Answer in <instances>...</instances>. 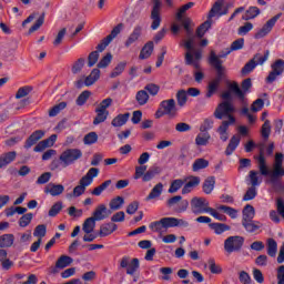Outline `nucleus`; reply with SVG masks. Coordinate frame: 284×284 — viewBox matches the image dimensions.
Wrapping results in <instances>:
<instances>
[{
	"label": "nucleus",
	"instance_id": "obj_1",
	"mask_svg": "<svg viewBox=\"0 0 284 284\" xmlns=\"http://www.w3.org/2000/svg\"><path fill=\"white\" fill-rule=\"evenodd\" d=\"M258 163V170L262 176H270L268 183L273 185V187H276L281 185V179L284 176V168L283 166H273V170L271 171L267 168V163L265 162V155H263V152L260 153V156L257 158Z\"/></svg>",
	"mask_w": 284,
	"mask_h": 284
},
{
	"label": "nucleus",
	"instance_id": "obj_2",
	"mask_svg": "<svg viewBox=\"0 0 284 284\" xmlns=\"http://www.w3.org/2000/svg\"><path fill=\"white\" fill-rule=\"evenodd\" d=\"M187 40L184 41V48L187 52L184 54L185 65H193L195 70H201V59H203V52L200 49H194V39L196 36H186Z\"/></svg>",
	"mask_w": 284,
	"mask_h": 284
},
{
	"label": "nucleus",
	"instance_id": "obj_3",
	"mask_svg": "<svg viewBox=\"0 0 284 284\" xmlns=\"http://www.w3.org/2000/svg\"><path fill=\"white\" fill-rule=\"evenodd\" d=\"M212 63L216 72V75L213 80L209 82L206 99H212V97H214V94L219 92V88H221V83L223 82V79H226L227 77V73H226L227 69H225V67H221V61H219V59L213 57Z\"/></svg>",
	"mask_w": 284,
	"mask_h": 284
},
{
	"label": "nucleus",
	"instance_id": "obj_4",
	"mask_svg": "<svg viewBox=\"0 0 284 284\" xmlns=\"http://www.w3.org/2000/svg\"><path fill=\"white\" fill-rule=\"evenodd\" d=\"M99 176V169L91 168L88 173L82 176L79 181V185L73 189V196L79 197L85 194V189L88 185H92V181Z\"/></svg>",
	"mask_w": 284,
	"mask_h": 284
},
{
	"label": "nucleus",
	"instance_id": "obj_5",
	"mask_svg": "<svg viewBox=\"0 0 284 284\" xmlns=\"http://www.w3.org/2000/svg\"><path fill=\"white\" fill-rule=\"evenodd\" d=\"M242 88V89H241ZM229 90L241 101V103H245V97L247 92L252 90V79L247 78L242 81L241 87H239V82H232L229 84Z\"/></svg>",
	"mask_w": 284,
	"mask_h": 284
},
{
	"label": "nucleus",
	"instance_id": "obj_6",
	"mask_svg": "<svg viewBox=\"0 0 284 284\" xmlns=\"http://www.w3.org/2000/svg\"><path fill=\"white\" fill-rule=\"evenodd\" d=\"M234 112H236V109L234 108V104H232L231 102L224 101L222 103H220L214 113L213 116H215V119H219L220 121H222V119H229L226 121H230V119H234Z\"/></svg>",
	"mask_w": 284,
	"mask_h": 284
},
{
	"label": "nucleus",
	"instance_id": "obj_7",
	"mask_svg": "<svg viewBox=\"0 0 284 284\" xmlns=\"http://www.w3.org/2000/svg\"><path fill=\"white\" fill-rule=\"evenodd\" d=\"M244 244H245V237L241 235L229 236L224 241V251L227 254H232L233 252H241V250H243Z\"/></svg>",
	"mask_w": 284,
	"mask_h": 284
},
{
	"label": "nucleus",
	"instance_id": "obj_8",
	"mask_svg": "<svg viewBox=\"0 0 284 284\" xmlns=\"http://www.w3.org/2000/svg\"><path fill=\"white\" fill-rule=\"evenodd\" d=\"M210 202L205 197H193L191 200V212L195 215L210 214Z\"/></svg>",
	"mask_w": 284,
	"mask_h": 284
},
{
	"label": "nucleus",
	"instance_id": "obj_9",
	"mask_svg": "<svg viewBox=\"0 0 284 284\" xmlns=\"http://www.w3.org/2000/svg\"><path fill=\"white\" fill-rule=\"evenodd\" d=\"M83 156V152L79 149H68L60 154V161L62 163V168H68V165H72L75 161H79Z\"/></svg>",
	"mask_w": 284,
	"mask_h": 284
},
{
	"label": "nucleus",
	"instance_id": "obj_10",
	"mask_svg": "<svg viewBox=\"0 0 284 284\" xmlns=\"http://www.w3.org/2000/svg\"><path fill=\"white\" fill-rule=\"evenodd\" d=\"M166 206H176L175 212H178V214H181L187 211V207H190V202L187 200H183V196L181 195H174L166 201Z\"/></svg>",
	"mask_w": 284,
	"mask_h": 284
},
{
	"label": "nucleus",
	"instance_id": "obj_11",
	"mask_svg": "<svg viewBox=\"0 0 284 284\" xmlns=\"http://www.w3.org/2000/svg\"><path fill=\"white\" fill-rule=\"evenodd\" d=\"M230 4L225 6V0H217L209 11L207 18L214 19V17H223L230 12Z\"/></svg>",
	"mask_w": 284,
	"mask_h": 284
},
{
	"label": "nucleus",
	"instance_id": "obj_12",
	"mask_svg": "<svg viewBox=\"0 0 284 284\" xmlns=\"http://www.w3.org/2000/svg\"><path fill=\"white\" fill-rule=\"evenodd\" d=\"M281 19V13L271 18L256 33L255 39H263L272 32V28L276 26V21Z\"/></svg>",
	"mask_w": 284,
	"mask_h": 284
},
{
	"label": "nucleus",
	"instance_id": "obj_13",
	"mask_svg": "<svg viewBox=\"0 0 284 284\" xmlns=\"http://www.w3.org/2000/svg\"><path fill=\"white\" fill-rule=\"evenodd\" d=\"M120 267H122V270H125L126 267V274H129L130 276H134L136 270H139L140 267L139 258H133L130 262V258L128 256H124L120 261Z\"/></svg>",
	"mask_w": 284,
	"mask_h": 284
},
{
	"label": "nucleus",
	"instance_id": "obj_14",
	"mask_svg": "<svg viewBox=\"0 0 284 284\" xmlns=\"http://www.w3.org/2000/svg\"><path fill=\"white\" fill-rule=\"evenodd\" d=\"M149 227L158 234H163V232H168L172 227V222L170 217H162L160 221L150 223Z\"/></svg>",
	"mask_w": 284,
	"mask_h": 284
},
{
	"label": "nucleus",
	"instance_id": "obj_15",
	"mask_svg": "<svg viewBox=\"0 0 284 284\" xmlns=\"http://www.w3.org/2000/svg\"><path fill=\"white\" fill-rule=\"evenodd\" d=\"M151 29L152 30H159L161 26V1L155 0L153 9L151 11Z\"/></svg>",
	"mask_w": 284,
	"mask_h": 284
},
{
	"label": "nucleus",
	"instance_id": "obj_16",
	"mask_svg": "<svg viewBox=\"0 0 284 284\" xmlns=\"http://www.w3.org/2000/svg\"><path fill=\"white\" fill-rule=\"evenodd\" d=\"M161 110L166 113L170 119H175L176 116V101L174 99L163 100L160 103Z\"/></svg>",
	"mask_w": 284,
	"mask_h": 284
},
{
	"label": "nucleus",
	"instance_id": "obj_17",
	"mask_svg": "<svg viewBox=\"0 0 284 284\" xmlns=\"http://www.w3.org/2000/svg\"><path fill=\"white\" fill-rule=\"evenodd\" d=\"M235 123L236 118H230V121H222L221 125L217 128L216 132L220 134V139L223 143L230 139V133H227L230 125H234Z\"/></svg>",
	"mask_w": 284,
	"mask_h": 284
},
{
	"label": "nucleus",
	"instance_id": "obj_18",
	"mask_svg": "<svg viewBox=\"0 0 284 284\" xmlns=\"http://www.w3.org/2000/svg\"><path fill=\"white\" fill-rule=\"evenodd\" d=\"M43 136H45V131L43 130H37L31 133V135L24 142V150H30L32 145H37V143H39Z\"/></svg>",
	"mask_w": 284,
	"mask_h": 284
},
{
	"label": "nucleus",
	"instance_id": "obj_19",
	"mask_svg": "<svg viewBox=\"0 0 284 284\" xmlns=\"http://www.w3.org/2000/svg\"><path fill=\"white\" fill-rule=\"evenodd\" d=\"M110 214H112V212L108 211V206H105V204H100L95 207L91 217L95 221H105Z\"/></svg>",
	"mask_w": 284,
	"mask_h": 284
},
{
	"label": "nucleus",
	"instance_id": "obj_20",
	"mask_svg": "<svg viewBox=\"0 0 284 284\" xmlns=\"http://www.w3.org/2000/svg\"><path fill=\"white\" fill-rule=\"evenodd\" d=\"M116 230H119V226L113 222L104 223L100 226L98 236H100V239H105V236H110V234H114Z\"/></svg>",
	"mask_w": 284,
	"mask_h": 284
},
{
	"label": "nucleus",
	"instance_id": "obj_21",
	"mask_svg": "<svg viewBox=\"0 0 284 284\" xmlns=\"http://www.w3.org/2000/svg\"><path fill=\"white\" fill-rule=\"evenodd\" d=\"M57 143V134H52L50 138L40 141L34 148L33 152H43L48 148H52Z\"/></svg>",
	"mask_w": 284,
	"mask_h": 284
},
{
	"label": "nucleus",
	"instance_id": "obj_22",
	"mask_svg": "<svg viewBox=\"0 0 284 284\" xmlns=\"http://www.w3.org/2000/svg\"><path fill=\"white\" fill-rule=\"evenodd\" d=\"M142 32H143V27L135 26L132 33L129 36V38L124 43L125 48H130L132 43H136V41H139V39L141 38Z\"/></svg>",
	"mask_w": 284,
	"mask_h": 284
},
{
	"label": "nucleus",
	"instance_id": "obj_23",
	"mask_svg": "<svg viewBox=\"0 0 284 284\" xmlns=\"http://www.w3.org/2000/svg\"><path fill=\"white\" fill-rule=\"evenodd\" d=\"M229 54H232V50H231L230 48H226L225 50H222V51L219 53V55H216V52L211 51V52H210V57H209V63H210V65H212V68H214V63L212 62V58H215V59H217V61L221 62V68H225V67L223 65V60H221V59L227 58Z\"/></svg>",
	"mask_w": 284,
	"mask_h": 284
},
{
	"label": "nucleus",
	"instance_id": "obj_24",
	"mask_svg": "<svg viewBox=\"0 0 284 284\" xmlns=\"http://www.w3.org/2000/svg\"><path fill=\"white\" fill-rule=\"evenodd\" d=\"M16 159H17L16 151H9L6 153H2L0 155V170L2 168H7V165H10V163H12Z\"/></svg>",
	"mask_w": 284,
	"mask_h": 284
},
{
	"label": "nucleus",
	"instance_id": "obj_25",
	"mask_svg": "<svg viewBox=\"0 0 284 284\" xmlns=\"http://www.w3.org/2000/svg\"><path fill=\"white\" fill-rule=\"evenodd\" d=\"M241 144V135H233L225 149L226 156H232L234 154V151L239 148Z\"/></svg>",
	"mask_w": 284,
	"mask_h": 284
},
{
	"label": "nucleus",
	"instance_id": "obj_26",
	"mask_svg": "<svg viewBox=\"0 0 284 284\" xmlns=\"http://www.w3.org/2000/svg\"><path fill=\"white\" fill-rule=\"evenodd\" d=\"M201 185V178L192 176L190 181L183 186L182 194H190L194 187H199Z\"/></svg>",
	"mask_w": 284,
	"mask_h": 284
},
{
	"label": "nucleus",
	"instance_id": "obj_27",
	"mask_svg": "<svg viewBox=\"0 0 284 284\" xmlns=\"http://www.w3.org/2000/svg\"><path fill=\"white\" fill-rule=\"evenodd\" d=\"M242 226L248 234H254L257 230H261V222H256L254 220L242 221Z\"/></svg>",
	"mask_w": 284,
	"mask_h": 284
},
{
	"label": "nucleus",
	"instance_id": "obj_28",
	"mask_svg": "<svg viewBox=\"0 0 284 284\" xmlns=\"http://www.w3.org/2000/svg\"><path fill=\"white\" fill-rule=\"evenodd\" d=\"M128 121H130V112H126L123 114H118L111 121V125H113V128H123V125H125V123H128Z\"/></svg>",
	"mask_w": 284,
	"mask_h": 284
},
{
	"label": "nucleus",
	"instance_id": "obj_29",
	"mask_svg": "<svg viewBox=\"0 0 284 284\" xmlns=\"http://www.w3.org/2000/svg\"><path fill=\"white\" fill-rule=\"evenodd\" d=\"M65 191V186L62 184H49L44 192L51 194V196H61V193Z\"/></svg>",
	"mask_w": 284,
	"mask_h": 284
},
{
	"label": "nucleus",
	"instance_id": "obj_30",
	"mask_svg": "<svg viewBox=\"0 0 284 284\" xmlns=\"http://www.w3.org/2000/svg\"><path fill=\"white\" fill-rule=\"evenodd\" d=\"M98 79H101V70L93 69L91 73L84 79V85L90 88V85H94Z\"/></svg>",
	"mask_w": 284,
	"mask_h": 284
},
{
	"label": "nucleus",
	"instance_id": "obj_31",
	"mask_svg": "<svg viewBox=\"0 0 284 284\" xmlns=\"http://www.w3.org/2000/svg\"><path fill=\"white\" fill-rule=\"evenodd\" d=\"M152 52H154V42L149 41L142 48L139 59H150V57H152Z\"/></svg>",
	"mask_w": 284,
	"mask_h": 284
},
{
	"label": "nucleus",
	"instance_id": "obj_32",
	"mask_svg": "<svg viewBox=\"0 0 284 284\" xmlns=\"http://www.w3.org/2000/svg\"><path fill=\"white\" fill-rule=\"evenodd\" d=\"M256 210L251 204H246L242 211V221H254Z\"/></svg>",
	"mask_w": 284,
	"mask_h": 284
},
{
	"label": "nucleus",
	"instance_id": "obj_33",
	"mask_svg": "<svg viewBox=\"0 0 284 284\" xmlns=\"http://www.w3.org/2000/svg\"><path fill=\"white\" fill-rule=\"evenodd\" d=\"M72 263H74L72 257L68 255H61L55 262V267L58 270H65V267H69V265H72Z\"/></svg>",
	"mask_w": 284,
	"mask_h": 284
},
{
	"label": "nucleus",
	"instance_id": "obj_34",
	"mask_svg": "<svg viewBox=\"0 0 284 284\" xmlns=\"http://www.w3.org/2000/svg\"><path fill=\"white\" fill-rule=\"evenodd\" d=\"M212 28V19L207 17V20L203 22L200 27H197L195 34L199 39H203L205 37V32Z\"/></svg>",
	"mask_w": 284,
	"mask_h": 284
},
{
	"label": "nucleus",
	"instance_id": "obj_35",
	"mask_svg": "<svg viewBox=\"0 0 284 284\" xmlns=\"http://www.w3.org/2000/svg\"><path fill=\"white\" fill-rule=\"evenodd\" d=\"M210 139H212V135H210V132H200L195 138V145H199V146L209 145Z\"/></svg>",
	"mask_w": 284,
	"mask_h": 284
},
{
	"label": "nucleus",
	"instance_id": "obj_36",
	"mask_svg": "<svg viewBox=\"0 0 284 284\" xmlns=\"http://www.w3.org/2000/svg\"><path fill=\"white\" fill-rule=\"evenodd\" d=\"M97 116L93 120V125H100V123H105L108 116H110V111H103L101 109H95Z\"/></svg>",
	"mask_w": 284,
	"mask_h": 284
},
{
	"label": "nucleus",
	"instance_id": "obj_37",
	"mask_svg": "<svg viewBox=\"0 0 284 284\" xmlns=\"http://www.w3.org/2000/svg\"><path fill=\"white\" fill-rule=\"evenodd\" d=\"M94 227H97V220L92 216L88 217L82 224L84 234H92V232H94Z\"/></svg>",
	"mask_w": 284,
	"mask_h": 284
},
{
	"label": "nucleus",
	"instance_id": "obj_38",
	"mask_svg": "<svg viewBox=\"0 0 284 284\" xmlns=\"http://www.w3.org/2000/svg\"><path fill=\"white\" fill-rule=\"evenodd\" d=\"M214 185H216V179L214 176L206 178L202 185L204 194H210L211 192H214Z\"/></svg>",
	"mask_w": 284,
	"mask_h": 284
},
{
	"label": "nucleus",
	"instance_id": "obj_39",
	"mask_svg": "<svg viewBox=\"0 0 284 284\" xmlns=\"http://www.w3.org/2000/svg\"><path fill=\"white\" fill-rule=\"evenodd\" d=\"M161 172L162 170L160 166H151L143 175L142 181H144V183H148V181H152V179H154L156 174H161Z\"/></svg>",
	"mask_w": 284,
	"mask_h": 284
},
{
	"label": "nucleus",
	"instance_id": "obj_40",
	"mask_svg": "<svg viewBox=\"0 0 284 284\" xmlns=\"http://www.w3.org/2000/svg\"><path fill=\"white\" fill-rule=\"evenodd\" d=\"M258 14H261V9H258L257 7H250L245 14L242 17L243 21H250L252 19H256V17H258Z\"/></svg>",
	"mask_w": 284,
	"mask_h": 284
},
{
	"label": "nucleus",
	"instance_id": "obj_41",
	"mask_svg": "<svg viewBox=\"0 0 284 284\" xmlns=\"http://www.w3.org/2000/svg\"><path fill=\"white\" fill-rule=\"evenodd\" d=\"M14 245L13 234H3L0 236V247H12Z\"/></svg>",
	"mask_w": 284,
	"mask_h": 284
},
{
	"label": "nucleus",
	"instance_id": "obj_42",
	"mask_svg": "<svg viewBox=\"0 0 284 284\" xmlns=\"http://www.w3.org/2000/svg\"><path fill=\"white\" fill-rule=\"evenodd\" d=\"M163 194V183H158L146 196V201H152L153 199H159Z\"/></svg>",
	"mask_w": 284,
	"mask_h": 284
},
{
	"label": "nucleus",
	"instance_id": "obj_43",
	"mask_svg": "<svg viewBox=\"0 0 284 284\" xmlns=\"http://www.w3.org/2000/svg\"><path fill=\"white\" fill-rule=\"evenodd\" d=\"M209 165H210V161L203 158H200L194 161L192 165V170L193 172H200V170H205V168H209Z\"/></svg>",
	"mask_w": 284,
	"mask_h": 284
},
{
	"label": "nucleus",
	"instance_id": "obj_44",
	"mask_svg": "<svg viewBox=\"0 0 284 284\" xmlns=\"http://www.w3.org/2000/svg\"><path fill=\"white\" fill-rule=\"evenodd\" d=\"M211 230H213L216 234H223V232H230L232 227L224 223H211Z\"/></svg>",
	"mask_w": 284,
	"mask_h": 284
},
{
	"label": "nucleus",
	"instance_id": "obj_45",
	"mask_svg": "<svg viewBox=\"0 0 284 284\" xmlns=\"http://www.w3.org/2000/svg\"><path fill=\"white\" fill-rule=\"evenodd\" d=\"M135 100L139 105H145L150 101V94H148V91L145 90H140L135 94Z\"/></svg>",
	"mask_w": 284,
	"mask_h": 284
},
{
	"label": "nucleus",
	"instance_id": "obj_46",
	"mask_svg": "<svg viewBox=\"0 0 284 284\" xmlns=\"http://www.w3.org/2000/svg\"><path fill=\"white\" fill-rule=\"evenodd\" d=\"M267 59H270V50H266L264 54L256 53L251 61H254L255 67H257L263 65Z\"/></svg>",
	"mask_w": 284,
	"mask_h": 284
},
{
	"label": "nucleus",
	"instance_id": "obj_47",
	"mask_svg": "<svg viewBox=\"0 0 284 284\" xmlns=\"http://www.w3.org/2000/svg\"><path fill=\"white\" fill-rule=\"evenodd\" d=\"M85 65V59L79 58L75 60L71 65V72L72 74H79L81 70H83V67Z\"/></svg>",
	"mask_w": 284,
	"mask_h": 284
},
{
	"label": "nucleus",
	"instance_id": "obj_48",
	"mask_svg": "<svg viewBox=\"0 0 284 284\" xmlns=\"http://www.w3.org/2000/svg\"><path fill=\"white\" fill-rule=\"evenodd\" d=\"M184 184H185V181L181 179L172 181L169 187V194H176V192L180 191Z\"/></svg>",
	"mask_w": 284,
	"mask_h": 284
},
{
	"label": "nucleus",
	"instance_id": "obj_49",
	"mask_svg": "<svg viewBox=\"0 0 284 284\" xmlns=\"http://www.w3.org/2000/svg\"><path fill=\"white\" fill-rule=\"evenodd\" d=\"M278 251V244L275 242L274 239L267 240V254L268 256H276V252Z\"/></svg>",
	"mask_w": 284,
	"mask_h": 284
},
{
	"label": "nucleus",
	"instance_id": "obj_50",
	"mask_svg": "<svg viewBox=\"0 0 284 284\" xmlns=\"http://www.w3.org/2000/svg\"><path fill=\"white\" fill-rule=\"evenodd\" d=\"M179 21H181L185 30L186 37H192V33H194V29H192V20L190 18H182Z\"/></svg>",
	"mask_w": 284,
	"mask_h": 284
},
{
	"label": "nucleus",
	"instance_id": "obj_51",
	"mask_svg": "<svg viewBox=\"0 0 284 284\" xmlns=\"http://www.w3.org/2000/svg\"><path fill=\"white\" fill-rule=\"evenodd\" d=\"M47 232H48V226H45V224H39L38 226H36L33 231V236L43 241V236H45Z\"/></svg>",
	"mask_w": 284,
	"mask_h": 284
},
{
	"label": "nucleus",
	"instance_id": "obj_52",
	"mask_svg": "<svg viewBox=\"0 0 284 284\" xmlns=\"http://www.w3.org/2000/svg\"><path fill=\"white\" fill-rule=\"evenodd\" d=\"M99 141L97 132H90L83 138L84 145H94Z\"/></svg>",
	"mask_w": 284,
	"mask_h": 284
},
{
	"label": "nucleus",
	"instance_id": "obj_53",
	"mask_svg": "<svg viewBox=\"0 0 284 284\" xmlns=\"http://www.w3.org/2000/svg\"><path fill=\"white\" fill-rule=\"evenodd\" d=\"M176 101H178V105H180V108H183L185 103H187V91L185 90L178 91Z\"/></svg>",
	"mask_w": 284,
	"mask_h": 284
},
{
	"label": "nucleus",
	"instance_id": "obj_54",
	"mask_svg": "<svg viewBox=\"0 0 284 284\" xmlns=\"http://www.w3.org/2000/svg\"><path fill=\"white\" fill-rule=\"evenodd\" d=\"M217 210H221L222 212H224V214H227L232 219H236V216H239V211H236V209H233L231 206L220 205Z\"/></svg>",
	"mask_w": 284,
	"mask_h": 284
},
{
	"label": "nucleus",
	"instance_id": "obj_55",
	"mask_svg": "<svg viewBox=\"0 0 284 284\" xmlns=\"http://www.w3.org/2000/svg\"><path fill=\"white\" fill-rule=\"evenodd\" d=\"M123 203H125V200L121 196H116L115 199L111 200L110 202V209L111 210H121V207H123Z\"/></svg>",
	"mask_w": 284,
	"mask_h": 284
},
{
	"label": "nucleus",
	"instance_id": "obj_56",
	"mask_svg": "<svg viewBox=\"0 0 284 284\" xmlns=\"http://www.w3.org/2000/svg\"><path fill=\"white\" fill-rule=\"evenodd\" d=\"M248 179H250V185L253 187H258L261 185V182L258 181V171H250L248 172Z\"/></svg>",
	"mask_w": 284,
	"mask_h": 284
},
{
	"label": "nucleus",
	"instance_id": "obj_57",
	"mask_svg": "<svg viewBox=\"0 0 284 284\" xmlns=\"http://www.w3.org/2000/svg\"><path fill=\"white\" fill-rule=\"evenodd\" d=\"M257 194H258V192L256 191V186H251L246 190V192L243 196V201H254V199H256Z\"/></svg>",
	"mask_w": 284,
	"mask_h": 284
},
{
	"label": "nucleus",
	"instance_id": "obj_58",
	"mask_svg": "<svg viewBox=\"0 0 284 284\" xmlns=\"http://www.w3.org/2000/svg\"><path fill=\"white\" fill-rule=\"evenodd\" d=\"M32 219H34V214L32 213H27L22 215L19 220L20 227H28V225L32 223Z\"/></svg>",
	"mask_w": 284,
	"mask_h": 284
},
{
	"label": "nucleus",
	"instance_id": "obj_59",
	"mask_svg": "<svg viewBox=\"0 0 284 284\" xmlns=\"http://www.w3.org/2000/svg\"><path fill=\"white\" fill-rule=\"evenodd\" d=\"M65 108H68V103L60 102L49 110V116H57V114H59L61 110H65Z\"/></svg>",
	"mask_w": 284,
	"mask_h": 284
},
{
	"label": "nucleus",
	"instance_id": "obj_60",
	"mask_svg": "<svg viewBox=\"0 0 284 284\" xmlns=\"http://www.w3.org/2000/svg\"><path fill=\"white\" fill-rule=\"evenodd\" d=\"M271 68H272V71H273V72H276V73L280 74V77H281V74H283V72H284V60H283V59L276 60V61L271 65Z\"/></svg>",
	"mask_w": 284,
	"mask_h": 284
},
{
	"label": "nucleus",
	"instance_id": "obj_61",
	"mask_svg": "<svg viewBox=\"0 0 284 284\" xmlns=\"http://www.w3.org/2000/svg\"><path fill=\"white\" fill-rule=\"evenodd\" d=\"M92 92L90 91H83L78 99L75 100L77 105H85L88 103V99H90Z\"/></svg>",
	"mask_w": 284,
	"mask_h": 284
},
{
	"label": "nucleus",
	"instance_id": "obj_62",
	"mask_svg": "<svg viewBox=\"0 0 284 284\" xmlns=\"http://www.w3.org/2000/svg\"><path fill=\"white\" fill-rule=\"evenodd\" d=\"M214 128V120L212 118H206L200 125V132H207Z\"/></svg>",
	"mask_w": 284,
	"mask_h": 284
},
{
	"label": "nucleus",
	"instance_id": "obj_63",
	"mask_svg": "<svg viewBox=\"0 0 284 284\" xmlns=\"http://www.w3.org/2000/svg\"><path fill=\"white\" fill-rule=\"evenodd\" d=\"M30 92H32V87L30 85L21 87L16 93V99H23L24 97H28Z\"/></svg>",
	"mask_w": 284,
	"mask_h": 284
},
{
	"label": "nucleus",
	"instance_id": "obj_64",
	"mask_svg": "<svg viewBox=\"0 0 284 284\" xmlns=\"http://www.w3.org/2000/svg\"><path fill=\"white\" fill-rule=\"evenodd\" d=\"M263 139H270V134L272 133V125L270 124V120H265L261 130Z\"/></svg>",
	"mask_w": 284,
	"mask_h": 284
}]
</instances>
